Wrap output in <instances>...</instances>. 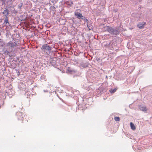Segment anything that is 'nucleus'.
Returning a JSON list of instances; mask_svg holds the SVG:
<instances>
[{"mask_svg": "<svg viewBox=\"0 0 152 152\" xmlns=\"http://www.w3.org/2000/svg\"><path fill=\"white\" fill-rule=\"evenodd\" d=\"M4 22L6 24L8 23V19L7 17H6V18L5 19V20H4Z\"/></svg>", "mask_w": 152, "mask_h": 152, "instance_id": "nucleus-11", "label": "nucleus"}, {"mask_svg": "<svg viewBox=\"0 0 152 152\" xmlns=\"http://www.w3.org/2000/svg\"><path fill=\"white\" fill-rule=\"evenodd\" d=\"M114 119L116 121H120V118L118 117H115Z\"/></svg>", "mask_w": 152, "mask_h": 152, "instance_id": "nucleus-10", "label": "nucleus"}, {"mask_svg": "<svg viewBox=\"0 0 152 152\" xmlns=\"http://www.w3.org/2000/svg\"><path fill=\"white\" fill-rule=\"evenodd\" d=\"M60 106H61V107H62L63 106L62 105H61L60 104Z\"/></svg>", "mask_w": 152, "mask_h": 152, "instance_id": "nucleus-15", "label": "nucleus"}, {"mask_svg": "<svg viewBox=\"0 0 152 152\" xmlns=\"http://www.w3.org/2000/svg\"><path fill=\"white\" fill-rule=\"evenodd\" d=\"M3 13L5 15V16L7 17L8 14V10L6 9L3 12Z\"/></svg>", "mask_w": 152, "mask_h": 152, "instance_id": "nucleus-6", "label": "nucleus"}, {"mask_svg": "<svg viewBox=\"0 0 152 152\" xmlns=\"http://www.w3.org/2000/svg\"><path fill=\"white\" fill-rule=\"evenodd\" d=\"M71 3H72V4H73L72 1L71 2Z\"/></svg>", "mask_w": 152, "mask_h": 152, "instance_id": "nucleus-14", "label": "nucleus"}, {"mask_svg": "<svg viewBox=\"0 0 152 152\" xmlns=\"http://www.w3.org/2000/svg\"><path fill=\"white\" fill-rule=\"evenodd\" d=\"M139 108L140 110L145 112H146L148 110V109L145 106H140L139 107Z\"/></svg>", "mask_w": 152, "mask_h": 152, "instance_id": "nucleus-5", "label": "nucleus"}, {"mask_svg": "<svg viewBox=\"0 0 152 152\" xmlns=\"http://www.w3.org/2000/svg\"><path fill=\"white\" fill-rule=\"evenodd\" d=\"M130 126L131 128L133 130H134L136 129V127L134 125V124L132 123V122H131L130 123Z\"/></svg>", "mask_w": 152, "mask_h": 152, "instance_id": "nucleus-8", "label": "nucleus"}, {"mask_svg": "<svg viewBox=\"0 0 152 152\" xmlns=\"http://www.w3.org/2000/svg\"><path fill=\"white\" fill-rule=\"evenodd\" d=\"M1 42V39H0V42Z\"/></svg>", "mask_w": 152, "mask_h": 152, "instance_id": "nucleus-16", "label": "nucleus"}, {"mask_svg": "<svg viewBox=\"0 0 152 152\" xmlns=\"http://www.w3.org/2000/svg\"><path fill=\"white\" fill-rule=\"evenodd\" d=\"M41 49L45 52L46 53L47 52V51H50L51 50L50 47L47 44L43 45Z\"/></svg>", "mask_w": 152, "mask_h": 152, "instance_id": "nucleus-2", "label": "nucleus"}, {"mask_svg": "<svg viewBox=\"0 0 152 152\" xmlns=\"http://www.w3.org/2000/svg\"><path fill=\"white\" fill-rule=\"evenodd\" d=\"M18 45L16 43L12 41H9L6 44V46L8 48L9 51L7 52L9 53L12 52L13 51L12 49L15 48Z\"/></svg>", "mask_w": 152, "mask_h": 152, "instance_id": "nucleus-1", "label": "nucleus"}, {"mask_svg": "<svg viewBox=\"0 0 152 152\" xmlns=\"http://www.w3.org/2000/svg\"><path fill=\"white\" fill-rule=\"evenodd\" d=\"M145 24V23H143L142 24L139 23L138 24L137 26L140 28H144V25Z\"/></svg>", "mask_w": 152, "mask_h": 152, "instance_id": "nucleus-7", "label": "nucleus"}, {"mask_svg": "<svg viewBox=\"0 0 152 152\" xmlns=\"http://www.w3.org/2000/svg\"><path fill=\"white\" fill-rule=\"evenodd\" d=\"M117 89V88H115L114 89H111L110 90V92L111 93H113L116 91Z\"/></svg>", "mask_w": 152, "mask_h": 152, "instance_id": "nucleus-9", "label": "nucleus"}, {"mask_svg": "<svg viewBox=\"0 0 152 152\" xmlns=\"http://www.w3.org/2000/svg\"><path fill=\"white\" fill-rule=\"evenodd\" d=\"M22 118H23V117H22V116H20V115H19V116L18 118V119L20 120H22Z\"/></svg>", "mask_w": 152, "mask_h": 152, "instance_id": "nucleus-12", "label": "nucleus"}, {"mask_svg": "<svg viewBox=\"0 0 152 152\" xmlns=\"http://www.w3.org/2000/svg\"><path fill=\"white\" fill-rule=\"evenodd\" d=\"M1 46H3V45H1Z\"/></svg>", "mask_w": 152, "mask_h": 152, "instance_id": "nucleus-17", "label": "nucleus"}, {"mask_svg": "<svg viewBox=\"0 0 152 152\" xmlns=\"http://www.w3.org/2000/svg\"><path fill=\"white\" fill-rule=\"evenodd\" d=\"M22 5H23V4L22 3H21V5L20 6H19L20 7V8L22 6Z\"/></svg>", "mask_w": 152, "mask_h": 152, "instance_id": "nucleus-13", "label": "nucleus"}, {"mask_svg": "<svg viewBox=\"0 0 152 152\" xmlns=\"http://www.w3.org/2000/svg\"><path fill=\"white\" fill-rule=\"evenodd\" d=\"M75 15L77 18L80 19L83 17V16L81 13V11L80 10H77L75 12Z\"/></svg>", "mask_w": 152, "mask_h": 152, "instance_id": "nucleus-3", "label": "nucleus"}, {"mask_svg": "<svg viewBox=\"0 0 152 152\" xmlns=\"http://www.w3.org/2000/svg\"><path fill=\"white\" fill-rule=\"evenodd\" d=\"M107 30L111 34L113 33L114 32V30L112 28L109 26L107 27Z\"/></svg>", "mask_w": 152, "mask_h": 152, "instance_id": "nucleus-4", "label": "nucleus"}]
</instances>
